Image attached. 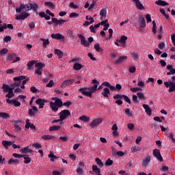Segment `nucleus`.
Instances as JSON below:
<instances>
[{
    "label": "nucleus",
    "instance_id": "nucleus-28",
    "mask_svg": "<svg viewBox=\"0 0 175 175\" xmlns=\"http://www.w3.org/2000/svg\"><path fill=\"white\" fill-rule=\"evenodd\" d=\"M155 4L158 5L159 6H166L169 5V3H167L166 1L162 0H158L155 1Z\"/></svg>",
    "mask_w": 175,
    "mask_h": 175
},
{
    "label": "nucleus",
    "instance_id": "nucleus-35",
    "mask_svg": "<svg viewBox=\"0 0 175 175\" xmlns=\"http://www.w3.org/2000/svg\"><path fill=\"white\" fill-rule=\"evenodd\" d=\"M55 54H56V55H57L59 58H62V57H64V52H62L59 49H55Z\"/></svg>",
    "mask_w": 175,
    "mask_h": 175
},
{
    "label": "nucleus",
    "instance_id": "nucleus-64",
    "mask_svg": "<svg viewBox=\"0 0 175 175\" xmlns=\"http://www.w3.org/2000/svg\"><path fill=\"white\" fill-rule=\"evenodd\" d=\"M83 169H81V168H77V174H78V175H81V174H83Z\"/></svg>",
    "mask_w": 175,
    "mask_h": 175
},
{
    "label": "nucleus",
    "instance_id": "nucleus-50",
    "mask_svg": "<svg viewBox=\"0 0 175 175\" xmlns=\"http://www.w3.org/2000/svg\"><path fill=\"white\" fill-rule=\"evenodd\" d=\"M12 40V37L10 36H6L3 38V42L4 43H8Z\"/></svg>",
    "mask_w": 175,
    "mask_h": 175
},
{
    "label": "nucleus",
    "instance_id": "nucleus-51",
    "mask_svg": "<svg viewBox=\"0 0 175 175\" xmlns=\"http://www.w3.org/2000/svg\"><path fill=\"white\" fill-rule=\"evenodd\" d=\"M113 165V160L108 159L105 163V166H111Z\"/></svg>",
    "mask_w": 175,
    "mask_h": 175
},
{
    "label": "nucleus",
    "instance_id": "nucleus-23",
    "mask_svg": "<svg viewBox=\"0 0 175 175\" xmlns=\"http://www.w3.org/2000/svg\"><path fill=\"white\" fill-rule=\"evenodd\" d=\"M167 70H170V72H167V76H170L172 75H175V69L173 68V66L167 65Z\"/></svg>",
    "mask_w": 175,
    "mask_h": 175
},
{
    "label": "nucleus",
    "instance_id": "nucleus-15",
    "mask_svg": "<svg viewBox=\"0 0 175 175\" xmlns=\"http://www.w3.org/2000/svg\"><path fill=\"white\" fill-rule=\"evenodd\" d=\"M6 102L9 105H14L16 107H18L19 106H21V103L17 101L16 100H10L9 98H7Z\"/></svg>",
    "mask_w": 175,
    "mask_h": 175
},
{
    "label": "nucleus",
    "instance_id": "nucleus-8",
    "mask_svg": "<svg viewBox=\"0 0 175 175\" xmlns=\"http://www.w3.org/2000/svg\"><path fill=\"white\" fill-rule=\"evenodd\" d=\"M59 116H60V120L64 121L66 120L68 116H70V111L68 109H64L59 112Z\"/></svg>",
    "mask_w": 175,
    "mask_h": 175
},
{
    "label": "nucleus",
    "instance_id": "nucleus-29",
    "mask_svg": "<svg viewBox=\"0 0 175 175\" xmlns=\"http://www.w3.org/2000/svg\"><path fill=\"white\" fill-rule=\"evenodd\" d=\"M20 163V160L10 159L8 161V165H18Z\"/></svg>",
    "mask_w": 175,
    "mask_h": 175
},
{
    "label": "nucleus",
    "instance_id": "nucleus-10",
    "mask_svg": "<svg viewBox=\"0 0 175 175\" xmlns=\"http://www.w3.org/2000/svg\"><path fill=\"white\" fill-rule=\"evenodd\" d=\"M153 155L159 162H163V158H162V155H161L159 149H154L153 150Z\"/></svg>",
    "mask_w": 175,
    "mask_h": 175
},
{
    "label": "nucleus",
    "instance_id": "nucleus-16",
    "mask_svg": "<svg viewBox=\"0 0 175 175\" xmlns=\"http://www.w3.org/2000/svg\"><path fill=\"white\" fill-rule=\"evenodd\" d=\"M138 23L139 24V27L141 28H145L146 27V19H144V17L143 16H140L138 18Z\"/></svg>",
    "mask_w": 175,
    "mask_h": 175
},
{
    "label": "nucleus",
    "instance_id": "nucleus-43",
    "mask_svg": "<svg viewBox=\"0 0 175 175\" xmlns=\"http://www.w3.org/2000/svg\"><path fill=\"white\" fill-rule=\"evenodd\" d=\"M95 161L99 167H103L104 165L103 162H102V160H100L99 158H96Z\"/></svg>",
    "mask_w": 175,
    "mask_h": 175
},
{
    "label": "nucleus",
    "instance_id": "nucleus-39",
    "mask_svg": "<svg viewBox=\"0 0 175 175\" xmlns=\"http://www.w3.org/2000/svg\"><path fill=\"white\" fill-rule=\"evenodd\" d=\"M23 158H24V159H25L24 163H26V164L31 163V158H29V157H28V155L23 154Z\"/></svg>",
    "mask_w": 175,
    "mask_h": 175
},
{
    "label": "nucleus",
    "instance_id": "nucleus-31",
    "mask_svg": "<svg viewBox=\"0 0 175 175\" xmlns=\"http://www.w3.org/2000/svg\"><path fill=\"white\" fill-rule=\"evenodd\" d=\"M126 40H128V37L126 36H122L118 42L119 43H122V44H125V43H126Z\"/></svg>",
    "mask_w": 175,
    "mask_h": 175
},
{
    "label": "nucleus",
    "instance_id": "nucleus-7",
    "mask_svg": "<svg viewBox=\"0 0 175 175\" xmlns=\"http://www.w3.org/2000/svg\"><path fill=\"white\" fill-rule=\"evenodd\" d=\"M164 85L166 88H169L168 92H174L175 91V82L174 81H165L164 82Z\"/></svg>",
    "mask_w": 175,
    "mask_h": 175
},
{
    "label": "nucleus",
    "instance_id": "nucleus-54",
    "mask_svg": "<svg viewBox=\"0 0 175 175\" xmlns=\"http://www.w3.org/2000/svg\"><path fill=\"white\" fill-rule=\"evenodd\" d=\"M14 96V93L12 92H8V93L5 95V98H8V99H12Z\"/></svg>",
    "mask_w": 175,
    "mask_h": 175
},
{
    "label": "nucleus",
    "instance_id": "nucleus-20",
    "mask_svg": "<svg viewBox=\"0 0 175 175\" xmlns=\"http://www.w3.org/2000/svg\"><path fill=\"white\" fill-rule=\"evenodd\" d=\"M1 143H2V145L3 146V147L5 148V150H8L9 148V146L13 145L14 142L3 140Z\"/></svg>",
    "mask_w": 175,
    "mask_h": 175
},
{
    "label": "nucleus",
    "instance_id": "nucleus-32",
    "mask_svg": "<svg viewBox=\"0 0 175 175\" xmlns=\"http://www.w3.org/2000/svg\"><path fill=\"white\" fill-rule=\"evenodd\" d=\"M36 64V61L31 60L27 63V70H31L32 69V66H33Z\"/></svg>",
    "mask_w": 175,
    "mask_h": 175
},
{
    "label": "nucleus",
    "instance_id": "nucleus-40",
    "mask_svg": "<svg viewBox=\"0 0 175 175\" xmlns=\"http://www.w3.org/2000/svg\"><path fill=\"white\" fill-rule=\"evenodd\" d=\"M9 88H10L9 85H7L6 83H3L2 85L3 92H8Z\"/></svg>",
    "mask_w": 175,
    "mask_h": 175
},
{
    "label": "nucleus",
    "instance_id": "nucleus-11",
    "mask_svg": "<svg viewBox=\"0 0 175 175\" xmlns=\"http://www.w3.org/2000/svg\"><path fill=\"white\" fill-rule=\"evenodd\" d=\"M29 16V14L27 12H22L21 14H16L15 15V20H21L24 21L25 18H27Z\"/></svg>",
    "mask_w": 175,
    "mask_h": 175
},
{
    "label": "nucleus",
    "instance_id": "nucleus-6",
    "mask_svg": "<svg viewBox=\"0 0 175 175\" xmlns=\"http://www.w3.org/2000/svg\"><path fill=\"white\" fill-rule=\"evenodd\" d=\"M26 79V77L24 75H21L19 77H16L14 78V81H15L14 83L10 85L11 87H20V84H21V80H24Z\"/></svg>",
    "mask_w": 175,
    "mask_h": 175
},
{
    "label": "nucleus",
    "instance_id": "nucleus-55",
    "mask_svg": "<svg viewBox=\"0 0 175 175\" xmlns=\"http://www.w3.org/2000/svg\"><path fill=\"white\" fill-rule=\"evenodd\" d=\"M152 32L157 33V23H155V21H152Z\"/></svg>",
    "mask_w": 175,
    "mask_h": 175
},
{
    "label": "nucleus",
    "instance_id": "nucleus-13",
    "mask_svg": "<svg viewBox=\"0 0 175 175\" xmlns=\"http://www.w3.org/2000/svg\"><path fill=\"white\" fill-rule=\"evenodd\" d=\"M51 20L53 21L55 27H57L58 25H62L63 24H65V23H66V20L64 19L57 20L56 18H52Z\"/></svg>",
    "mask_w": 175,
    "mask_h": 175
},
{
    "label": "nucleus",
    "instance_id": "nucleus-4",
    "mask_svg": "<svg viewBox=\"0 0 175 175\" xmlns=\"http://www.w3.org/2000/svg\"><path fill=\"white\" fill-rule=\"evenodd\" d=\"M122 98L124 99L125 102L129 103V105H131V103H132V101H131L129 97H128V96L125 94H116L113 96V99L116 100L115 101V103H116V105H118V106H121V105H122L123 103L122 100H121L122 99Z\"/></svg>",
    "mask_w": 175,
    "mask_h": 175
},
{
    "label": "nucleus",
    "instance_id": "nucleus-33",
    "mask_svg": "<svg viewBox=\"0 0 175 175\" xmlns=\"http://www.w3.org/2000/svg\"><path fill=\"white\" fill-rule=\"evenodd\" d=\"M40 40H41L42 42H43L42 43V46L43 47L46 48L47 47V45L50 44V41L49 40V39H44V38H40Z\"/></svg>",
    "mask_w": 175,
    "mask_h": 175
},
{
    "label": "nucleus",
    "instance_id": "nucleus-44",
    "mask_svg": "<svg viewBox=\"0 0 175 175\" xmlns=\"http://www.w3.org/2000/svg\"><path fill=\"white\" fill-rule=\"evenodd\" d=\"M81 121H83V122H88L90 121V118L87 117L86 116H82L79 118Z\"/></svg>",
    "mask_w": 175,
    "mask_h": 175
},
{
    "label": "nucleus",
    "instance_id": "nucleus-53",
    "mask_svg": "<svg viewBox=\"0 0 175 175\" xmlns=\"http://www.w3.org/2000/svg\"><path fill=\"white\" fill-rule=\"evenodd\" d=\"M137 151H140V148H139V146H133L131 148V152L135 153L137 152Z\"/></svg>",
    "mask_w": 175,
    "mask_h": 175
},
{
    "label": "nucleus",
    "instance_id": "nucleus-37",
    "mask_svg": "<svg viewBox=\"0 0 175 175\" xmlns=\"http://www.w3.org/2000/svg\"><path fill=\"white\" fill-rule=\"evenodd\" d=\"M59 129H61V126H53L49 127V131L50 132H53V131H59Z\"/></svg>",
    "mask_w": 175,
    "mask_h": 175
},
{
    "label": "nucleus",
    "instance_id": "nucleus-24",
    "mask_svg": "<svg viewBox=\"0 0 175 175\" xmlns=\"http://www.w3.org/2000/svg\"><path fill=\"white\" fill-rule=\"evenodd\" d=\"M144 109H145V111L148 116H151V113L152 111L151 110V108L148 106L147 104H144L143 105Z\"/></svg>",
    "mask_w": 175,
    "mask_h": 175
},
{
    "label": "nucleus",
    "instance_id": "nucleus-57",
    "mask_svg": "<svg viewBox=\"0 0 175 175\" xmlns=\"http://www.w3.org/2000/svg\"><path fill=\"white\" fill-rule=\"evenodd\" d=\"M73 17H75V18H77V17H79V14H77L76 12H72V13L70 14L69 18H72Z\"/></svg>",
    "mask_w": 175,
    "mask_h": 175
},
{
    "label": "nucleus",
    "instance_id": "nucleus-2",
    "mask_svg": "<svg viewBox=\"0 0 175 175\" xmlns=\"http://www.w3.org/2000/svg\"><path fill=\"white\" fill-rule=\"evenodd\" d=\"M25 10L26 12H29V10H33V12H36L38 14V9H39V5L36 3H29L27 4L21 3L18 8H16V13H21L23 10Z\"/></svg>",
    "mask_w": 175,
    "mask_h": 175
},
{
    "label": "nucleus",
    "instance_id": "nucleus-59",
    "mask_svg": "<svg viewBox=\"0 0 175 175\" xmlns=\"http://www.w3.org/2000/svg\"><path fill=\"white\" fill-rule=\"evenodd\" d=\"M130 90L132 92H137V91H142V88H131Z\"/></svg>",
    "mask_w": 175,
    "mask_h": 175
},
{
    "label": "nucleus",
    "instance_id": "nucleus-14",
    "mask_svg": "<svg viewBox=\"0 0 175 175\" xmlns=\"http://www.w3.org/2000/svg\"><path fill=\"white\" fill-rule=\"evenodd\" d=\"M36 103L39 105V109H43L44 107V104L47 103L46 100L38 98L36 100Z\"/></svg>",
    "mask_w": 175,
    "mask_h": 175
},
{
    "label": "nucleus",
    "instance_id": "nucleus-3",
    "mask_svg": "<svg viewBox=\"0 0 175 175\" xmlns=\"http://www.w3.org/2000/svg\"><path fill=\"white\" fill-rule=\"evenodd\" d=\"M98 90V85L94 84L91 88H81L79 91L81 92L82 95L84 96H88L89 98H92V94Z\"/></svg>",
    "mask_w": 175,
    "mask_h": 175
},
{
    "label": "nucleus",
    "instance_id": "nucleus-56",
    "mask_svg": "<svg viewBox=\"0 0 175 175\" xmlns=\"http://www.w3.org/2000/svg\"><path fill=\"white\" fill-rule=\"evenodd\" d=\"M132 98H133V102L135 103V105L139 104V101L137 100V96H136V94H133Z\"/></svg>",
    "mask_w": 175,
    "mask_h": 175
},
{
    "label": "nucleus",
    "instance_id": "nucleus-42",
    "mask_svg": "<svg viewBox=\"0 0 175 175\" xmlns=\"http://www.w3.org/2000/svg\"><path fill=\"white\" fill-rule=\"evenodd\" d=\"M0 117L1 118H10V115H9L8 113H6L5 112H0Z\"/></svg>",
    "mask_w": 175,
    "mask_h": 175
},
{
    "label": "nucleus",
    "instance_id": "nucleus-26",
    "mask_svg": "<svg viewBox=\"0 0 175 175\" xmlns=\"http://www.w3.org/2000/svg\"><path fill=\"white\" fill-rule=\"evenodd\" d=\"M128 58L127 56H120L118 60L115 62V64L116 65H120V64H122V62H124L125 59Z\"/></svg>",
    "mask_w": 175,
    "mask_h": 175
},
{
    "label": "nucleus",
    "instance_id": "nucleus-58",
    "mask_svg": "<svg viewBox=\"0 0 175 175\" xmlns=\"http://www.w3.org/2000/svg\"><path fill=\"white\" fill-rule=\"evenodd\" d=\"M137 95L139 99H146V96H144L143 92H138Z\"/></svg>",
    "mask_w": 175,
    "mask_h": 175
},
{
    "label": "nucleus",
    "instance_id": "nucleus-5",
    "mask_svg": "<svg viewBox=\"0 0 175 175\" xmlns=\"http://www.w3.org/2000/svg\"><path fill=\"white\" fill-rule=\"evenodd\" d=\"M77 38L81 40V44L84 46V47H90V43H92V42H94V38L92 37H90L88 39V41H87L84 36L81 34H77Z\"/></svg>",
    "mask_w": 175,
    "mask_h": 175
},
{
    "label": "nucleus",
    "instance_id": "nucleus-21",
    "mask_svg": "<svg viewBox=\"0 0 175 175\" xmlns=\"http://www.w3.org/2000/svg\"><path fill=\"white\" fill-rule=\"evenodd\" d=\"M150 161H151V157H150V155H147L142 161V166L146 167V166H147V165H148V163H150Z\"/></svg>",
    "mask_w": 175,
    "mask_h": 175
},
{
    "label": "nucleus",
    "instance_id": "nucleus-49",
    "mask_svg": "<svg viewBox=\"0 0 175 175\" xmlns=\"http://www.w3.org/2000/svg\"><path fill=\"white\" fill-rule=\"evenodd\" d=\"M45 6H49V8H51L52 9H54L55 8V5L52 2L46 1L44 3Z\"/></svg>",
    "mask_w": 175,
    "mask_h": 175
},
{
    "label": "nucleus",
    "instance_id": "nucleus-60",
    "mask_svg": "<svg viewBox=\"0 0 175 175\" xmlns=\"http://www.w3.org/2000/svg\"><path fill=\"white\" fill-rule=\"evenodd\" d=\"M86 20L88 21H90L94 24V23H95V20H94V18L91 17L90 16H86L85 17Z\"/></svg>",
    "mask_w": 175,
    "mask_h": 175
},
{
    "label": "nucleus",
    "instance_id": "nucleus-61",
    "mask_svg": "<svg viewBox=\"0 0 175 175\" xmlns=\"http://www.w3.org/2000/svg\"><path fill=\"white\" fill-rule=\"evenodd\" d=\"M3 54H8V49L3 48L0 51V55H2Z\"/></svg>",
    "mask_w": 175,
    "mask_h": 175
},
{
    "label": "nucleus",
    "instance_id": "nucleus-38",
    "mask_svg": "<svg viewBox=\"0 0 175 175\" xmlns=\"http://www.w3.org/2000/svg\"><path fill=\"white\" fill-rule=\"evenodd\" d=\"M46 65L43 63H36L35 66L37 68L38 70H42L43 68H44Z\"/></svg>",
    "mask_w": 175,
    "mask_h": 175
},
{
    "label": "nucleus",
    "instance_id": "nucleus-18",
    "mask_svg": "<svg viewBox=\"0 0 175 175\" xmlns=\"http://www.w3.org/2000/svg\"><path fill=\"white\" fill-rule=\"evenodd\" d=\"M20 152H21V154H32L33 150L29 149V146H27L21 149Z\"/></svg>",
    "mask_w": 175,
    "mask_h": 175
},
{
    "label": "nucleus",
    "instance_id": "nucleus-19",
    "mask_svg": "<svg viewBox=\"0 0 175 175\" xmlns=\"http://www.w3.org/2000/svg\"><path fill=\"white\" fill-rule=\"evenodd\" d=\"M51 38L53 39H56L57 40H61L65 39V36L62 35L61 33H53L51 34Z\"/></svg>",
    "mask_w": 175,
    "mask_h": 175
},
{
    "label": "nucleus",
    "instance_id": "nucleus-48",
    "mask_svg": "<svg viewBox=\"0 0 175 175\" xmlns=\"http://www.w3.org/2000/svg\"><path fill=\"white\" fill-rule=\"evenodd\" d=\"M169 139H170L171 142L175 144V138L174 135H173V133H170L168 135Z\"/></svg>",
    "mask_w": 175,
    "mask_h": 175
},
{
    "label": "nucleus",
    "instance_id": "nucleus-47",
    "mask_svg": "<svg viewBox=\"0 0 175 175\" xmlns=\"http://www.w3.org/2000/svg\"><path fill=\"white\" fill-rule=\"evenodd\" d=\"M92 170H93V172H94V173H96V174H97L98 173H100V169H99V168L98 167V166H96V165H92Z\"/></svg>",
    "mask_w": 175,
    "mask_h": 175
},
{
    "label": "nucleus",
    "instance_id": "nucleus-27",
    "mask_svg": "<svg viewBox=\"0 0 175 175\" xmlns=\"http://www.w3.org/2000/svg\"><path fill=\"white\" fill-rule=\"evenodd\" d=\"M73 83H75V79H73L66 80L62 83V87H64V85H69V84H73Z\"/></svg>",
    "mask_w": 175,
    "mask_h": 175
},
{
    "label": "nucleus",
    "instance_id": "nucleus-52",
    "mask_svg": "<svg viewBox=\"0 0 175 175\" xmlns=\"http://www.w3.org/2000/svg\"><path fill=\"white\" fill-rule=\"evenodd\" d=\"M16 57V54H10L7 56V60L8 61H12V59H14V57Z\"/></svg>",
    "mask_w": 175,
    "mask_h": 175
},
{
    "label": "nucleus",
    "instance_id": "nucleus-63",
    "mask_svg": "<svg viewBox=\"0 0 175 175\" xmlns=\"http://www.w3.org/2000/svg\"><path fill=\"white\" fill-rule=\"evenodd\" d=\"M54 85V81L51 80L49 83L46 84V87H48L49 88H51Z\"/></svg>",
    "mask_w": 175,
    "mask_h": 175
},
{
    "label": "nucleus",
    "instance_id": "nucleus-41",
    "mask_svg": "<svg viewBox=\"0 0 175 175\" xmlns=\"http://www.w3.org/2000/svg\"><path fill=\"white\" fill-rule=\"evenodd\" d=\"M42 139L44 140H51V139H54V136L50 135H45L42 136Z\"/></svg>",
    "mask_w": 175,
    "mask_h": 175
},
{
    "label": "nucleus",
    "instance_id": "nucleus-22",
    "mask_svg": "<svg viewBox=\"0 0 175 175\" xmlns=\"http://www.w3.org/2000/svg\"><path fill=\"white\" fill-rule=\"evenodd\" d=\"M132 1L133 2H135V6L139 10H143V9H144V6L143 5V4H142V3L140 2V0H132Z\"/></svg>",
    "mask_w": 175,
    "mask_h": 175
},
{
    "label": "nucleus",
    "instance_id": "nucleus-17",
    "mask_svg": "<svg viewBox=\"0 0 175 175\" xmlns=\"http://www.w3.org/2000/svg\"><path fill=\"white\" fill-rule=\"evenodd\" d=\"M100 20L103 21L105 18H106V16H107V9L103 8L100 12Z\"/></svg>",
    "mask_w": 175,
    "mask_h": 175
},
{
    "label": "nucleus",
    "instance_id": "nucleus-1",
    "mask_svg": "<svg viewBox=\"0 0 175 175\" xmlns=\"http://www.w3.org/2000/svg\"><path fill=\"white\" fill-rule=\"evenodd\" d=\"M51 100H55V102H49L50 107L53 113H57V111L59 109V107H62V106H67L68 107H69V106L72 105V102L69 100L64 103L62 102V100L57 97H52Z\"/></svg>",
    "mask_w": 175,
    "mask_h": 175
},
{
    "label": "nucleus",
    "instance_id": "nucleus-12",
    "mask_svg": "<svg viewBox=\"0 0 175 175\" xmlns=\"http://www.w3.org/2000/svg\"><path fill=\"white\" fill-rule=\"evenodd\" d=\"M32 109H29L28 116L29 117H35L36 116V113L39 111L38 107L36 106H31Z\"/></svg>",
    "mask_w": 175,
    "mask_h": 175
},
{
    "label": "nucleus",
    "instance_id": "nucleus-25",
    "mask_svg": "<svg viewBox=\"0 0 175 175\" xmlns=\"http://www.w3.org/2000/svg\"><path fill=\"white\" fill-rule=\"evenodd\" d=\"M101 94L103 96H105V98H109V95H110V90L108 88H104Z\"/></svg>",
    "mask_w": 175,
    "mask_h": 175
},
{
    "label": "nucleus",
    "instance_id": "nucleus-30",
    "mask_svg": "<svg viewBox=\"0 0 175 175\" xmlns=\"http://www.w3.org/2000/svg\"><path fill=\"white\" fill-rule=\"evenodd\" d=\"M74 70H80L83 69V66L80 63H75L73 66Z\"/></svg>",
    "mask_w": 175,
    "mask_h": 175
},
{
    "label": "nucleus",
    "instance_id": "nucleus-46",
    "mask_svg": "<svg viewBox=\"0 0 175 175\" xmlns=\"http://www.w3.org/2000/svg\"><path fill=\"white\" fill-rule=\"evenodd\" d=\"M124 113L128 116V117H133V113L131 112V109L129 108L125 109Z\"/></svg>",
    "mask_w": 175,
    "mask_h": 175
},
{
    "label": "nucleus",
    "instance_id": "nucleus-34",
    "mask_svg": "<svg viewBox=\"0 0 175 175\" xmlns=\"http://www.w3.org/2000/svg\"><path fill=\"white\" fill-rule=\"evenodd\" d=\"M49 158H51V162H54V159H59V157L54 155L53 152H50V154H49Z\"/></svg>",
    "mask_w": 175,
    "mask_h": 175
},
{
    "label": "nucleus",
    "instance_id": "nucleus-36",
    "mask_svg": "<svg viewBox=\"0 0 175 175\" xmlns=\"http://www.w3.org/2000/svg\"><path fill=\"white\" fill-rule=\"evenodd\" d=\"M94 49L96 51H98V53H102V51H103V49L100 47V45H99L98 43L94 44Z\"/></svg>",
    "mask_w": 175,
    "mask_h": 175
},
{
    "label": "nucleus",
    "instance_id": "nucleus-45",
    "mask_svg": "<svg viewBox=\"0 0 175 175\" xmlns=\"http://www.w3.org/2000/svg\"><path fill=\"white\" fill-rule=\"evenodd\" d=\"M160 13H161V14H163V16H164L167 20H169V15L166 14L163 8L160 9Z\"/></svg>",
    "mask_w": 175,
    "mask_h": 175
},
{
    "label": "nucleus",
    "instance_id": "nucleus-9",
    "mask_svg": "<svg viewBox=\"0 0 175 175\" xmlns=\"http://www.w3.org/2000/svg\"><path fill=\"white\" fill-rule=\"evenodd\" d=\"M103 121V119L102 118H96V120H94L92 122L90 123V126L92 129L96 128L100 124H102Z\"/></svg>",
    "mask_w": 175,
    "mask_h": 175
},
{
    "label": "nucleus",
    "instance_id": "nucleus-62",
    "mask_svg": "<svg viewBox=\"0 0 175 175\" xmlns=\"http://www.w3.org/2000/svg\"><path fill=\"white\" fill-rule=\"evenodd\" d=\"M126 167H127V169H132L133 167V163L132 161H129L126 164Z\"/></svg>",
    "mask_w": 175,
    "mask_h": 175
}]
</instances>
